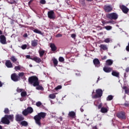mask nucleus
Masks as SVG:
<instances>
[{
	"mask_svg": "<svg viewBox=\"0 0 129 129\" xmlns=\"http://www.w3.org/2000/svg\"><path fill=\"white\" fill-rule=\"evenodd\" d=\"M11 121H14V114L5 115L3 117L0 121V124H8L11 123Z\"/></svg>",
	"mask_w": 129,
	"mask_h": 129,
	"instance_id": "obj_1",
	"label": "nucleus"
},
{
	"mask_svg": "<svg viewBox=\"0 0 129 129\" xmlns=\"http://www.w3.org/2000/svg\"><path fill=\"white\" fill-rule=\"evenodd\" d=\"M46 113L41 112L34 116V119L35 121V123H36L37 125L41 126V119H42V118H45V117H46Z\"/></svg>",
	"mask_w": 129,
	"mask_h": 129,
	"instance_id": "obj_2",
	"label": "nucleus"
},
{
	"mask_svg": "<svg viewBox=\"0 0 129 129\" xmlns=\"http://www.w3.org/2000/svg\"><path fill=\"white\" fill-rule=\"evenodd\" d=\"M28 82L29 84L36 87L39 85V78L36 76H32L28 78Z\"/></svg>",
	"mask_w": 129,
	"mask_h": 129,
	"instance_id": "obj_3",
	"label": "nucleus"
},
{
	"mask_svg": "<svg viewBox=\"0 0 129 129\" xmlns=\"http://www.w3.org/2000/svg\"><path fill=\"white\" fill-rule=\"evenodd\" d=\"M106 17L107 19L109 20H114V21H116L117 19H118V15L116 13H108L106 15Z\"/></svg>",
	"mask_w": 129,
	"mask_h": 129,
	"instance_id": "obj_4",
	"label": "nucleus"
},
{
	"mask_svg": "<svg viewBox=\"0 0 129 129\" xmlns=\"http://www.w3.org/2000/svg\"><path fill=\"white\" fill-rule=\"evenodd\" d=\"M96 94L92 96V98L96 99V98H100L103 94V92L101 89H98L96 90Z\"/></svg>",
	"mask_w": 129,
	"mask_h": 129,
	"instance_id": "obj_5",
	"label": "nucleus"
},
{
	"mask_svg": "<svg viewBox=\"0 0 129 129\" xmlns=\"http://www.w3.org/2000/svg\"><path fill=\"white\" fill-rule=\"evenodd\" d=\"M116 115L117 117H118V118H119L120 119H126V116H125V112L123 111L118 112Z\"/></svg>",
	"mask_w": 129,
	"mask_h": 129,
	"instance_id": "obj_6",
	"label": "nucleus"
},
{
	"mask_svg": "<svg viewBox=\"0 0 129 129\" xmlns=\"http://www.w3.org/2000/svg\"><path fill=\"white\" fill-rule=\"evenodd\" d=\"M11 79L13 81H14V82H18V81L21 80V79H20L16 73H13L11 75Z\"/></svg>",
	"mask_w": 129,
	"mask_h": 129,
	"instance_id": "obj_7",
	"label": "nucleus"
},
{
	"mask_svg": "<svg viewBox=\"0 0 129 129\" xmlns=\"http://www.w3.org/2000/svg\"><path fill=\"white\" fill-rule=\"evenodd\" d=\"M47 16L48 18H49V19H50V20H54V19L56 18V17L55 16V13L53 10L48 11L47 13Z\"/></svg>",
	"mask_w": 129,
	"mask_h": 129,
	"instance_id": "obj_8",
	"label": "nucleus"
},
{
	"mask_svg": "<svg viewBox=\"0 0 129 129\" xmlns=\"http://www.w3.org/2000/svg\"><path fill=\"white\" fill-rule=\"evenodd\" d=\"M24 119H25V118L22 114H17L15 116V120L16 121H23Z\"/></svg>",
	"mask_w": 129,
	"mask_h": 129,
	"instance_id": "obj_9",
	"label": "nucleus"
},
{
	"mask_svg": "<svg viewBox=\"0 0 129 129\" xmlns=\"http://www.w3.org/2000/svg\"><path fill=\"white\" fill-rule=\"evenodd\" d=\"M119 8L124 14H127L128 13L129 9L126 6L122 5L119 6Z\"/></svg>",
	"mask_w": 129,
	"mask_h": 129,
	"instance_id": "obj_10",
	"label": "nucleus"
},
{
	"mask_svg": "<svg viewBox=\"0 0 129 129\" xmlns=\"http://www.w3.org/2000/svg\"><path fill=\"white\" fill-rule=\"evenodd\" d=\"M0 42L3 45L7 44V38L5 35H2L0 36Z\"/></svg>",
	"mask_w": 129,
	"mask_h": 129,
	"instance_id": "obj_11",
	"label": "nucleus"
},
{
	"mask_svg": "<svg viewBox=\"0 0 129 129\" xmlns=\"http://www.w3.org/2000/svg\"><path fill=\"white\" fill-rule=\"evenodd\" d=\"M104 10L106 13H110L112 11V7L110 5H105L104 7Z\"/></svg>",
	"mask_w": 129,
	"mask_h": 129,
	"instance_id": "obj_12",
	"label": "nucleus"
},
{
	"mask_svg": "<svg viewBox=\"0 0 129 129\" xmlns=\"http://www.w3.org/2000/svg\"><path fill=\"white\" fill-rule=\"evenodd\" d=\"M5 65L7 68H13V63L10 60H7L6 61Z\"/></svg>",
	"mask_w": 129,
	"mask_h": 129,
	"instance_id": "obj_13",
	"label": "nucleus"
},
{
	"mask_svg": "<svg viewBox=\"0 0 129 129\" xmlns=\"http://www.w3.org/2000/svg\"><path fill=\"white\" fill-rule=\"evenodd\" d=\"M93 63L96 67H99L100 66V61L98 58H95L93 59Z\"/></svg>",
	"mask_w": 129,
	"mask_h": 129,
	"instance_id": "obj_14",
	"label": "nucleus"
},
{
	"mask_svg": "<svg viewBox=\"0 0 129 129\" xmlns=\"http://www.w3.org/2000/svg\"><path fill=\"white\" fill-rule=\"evenodd\" d=\"M103 71L106 73H109L112 71V68L105 66L103 68Z\"/></svg>",
	"mask_w": 129,
	"mask_h": 129,
	"instance_id": "obj_15",
	"label": "nucleus"
},
{
	"mask_svg": "<svg viewBox=\"0 0 129 129\" xmlns=\"http://www.w3.org/2000/svg\"><path fill=\"white\" fill-rule=\"evenodd\" d=\"M31 60L33 61H35L36 63H41L42 62V59L40 57H38L37 56L33 57V58H31Z\"/></svg>",
	"mask_w": 129,
	"mask_h": 129,
	"instance_id": "obj_16",
	"label": "nucleus"
},
{
	"mask_svg": "<svg viewBox=\"0 0 129 129\" xmlns=\"http://www.w3.org/2000/svg\"><path fill=\"white\" fill-rule=\"evenodd\" d=\"M50 47L51 48V50L52 52H55V51L57 50V46H56L54 43H50Z\"/></svg>",
	"mask_w": 129,
	"mask_h": 129,
	"instance_id": "obj_17",
	"label": "nucleus"
},
{
	"mask_svg": "<svg viewBox=\"0 0 129 129\" xmlns=\"http://www.w3.org/2000/svg\"><path fill=\"white\" fill-rule=\"evenodd\" d=\"M31 45L32 47H37L38 45V40L34 39L31 41Z\"/></svg>",
	"mask_w": 129,
	"mask_h": 129,
	"instance_id": "obj_18",
	"label": "nucleus"
},
{
	"mask_svg": "<svg viewBox=\"0 0 129 129\" xmlns=\"http://www.w3.org/2000/svg\"><path fill=\"white\" fill-rule=\"evenodd\" d=\"M18 77H19L20 79H25L26 78L25 76V73L24 72H21V73H19L18 74Z\"/></svg>",
	"mask_w": 129,
	"mask_h": 129,
	"instance_id": "obj_19",
	"label": "nucleus"
},
{
	"mask_svg": "<svg viewBox=\"0 0 129 129\" xmlns=\"http://www.w3.org/2000/svg\"><path fill=\"white\" fill-rule=\"evenodd\" d=\"M113 64V61L111 59H107L106 61V66H111V64Z\"/></svg>",
	"mask_w": 129,
	"mask_h": 129,
	"instance_id": "obj_20",
	"label": "nucleus"
},
{
	"mask_svg": "<svg viewBox=\"0 0 129 129\" xmlns=\"http://www.w3.org/2000/svg\"><path fill=\"white\" fill-rule=\"evenodd\" d=\"M99 48H100V49L102 50H104V51H105L108 49V48H107V46L105 44H101L99 46Z\"/></svg>",
	"mask_w": 129,
	"mask_h": 129,
	"instance_id": "obj_21",
	"label": "nucleus"
},
{
	"mask_svg": "<svg viewBox=\"0 0 129 129\" xmlns=\"http://www.w3.org/2000/svg\"><path fill=\"white\" fill-rule=\"evenodd\" d=\"M68 115L69 116H70V117H72L73 118H74V117H75V115H76V114L75 113L74 111H72L69 112Z\"/></svg>",
	"mask_w": 129,
	"mask_h": 129,
	"instance_id": "obj_22",
	"label": "nucleus"
},
{
	"mask_svg": "<svg viewBox=\"0 0 129 129\" xmlns=\"http://www.w3.org/2000/svg\"><path fill=\"white\" fill-rule=\"evenodd\" d=\"M112 76H114L115 77H117V78H119V73L113 71L112 72Z\"/></svg>",
	"mask_w": 129,
	"mask_h": 129,
	"instance_id": "obj_23",
	"label": "nucleus"
},
{
	"mask_svg": "<svg viewBox=\"0 0 129 129\" xmlns=\"http://www.w3.org/2000/svg\"><path fill=\"white\" fill-rule=\"evenodd\" d=\"M113 22V21H109L106 22L105 20H102L101 21V23L102 24V26H104L105 24H112Z\"/></svg>",
	"mask_w": 129,
	"mask_h": 129,
	"instance_id": "obj_24",
	"label": "nucleus"
},
{
	"mask_svg": "<svg viewBox=\"0 0 129 129\" xmlns=\"http://www.w3.org/2000/svg\"><path fill=\"white\" fill-rule=\"evenodd\" d=\"M52 61L53 63L54 67H57V66H58V60H57V59L53 58L52 59Z\"/></svg>",
	"mask_w": 129,
	"mask_h": 129,
	"instance_id": "obj_25",
	"label": "nucleus"
},
{
	"mask_svg": "<svg viewBox=\"0 0 129 129\" xmlns=\"http://www.w3.org/2000/svg\"><path fill=\"white\" fill-rule=\"evenodd\" d=\"M36 89L37 90H43L44 89V88L43 86L40 85V82H38V85L36 86Z\"/></svg>",
	"mask_w": 129,
	"mask_h": 129,
	"instance_id": "obj_26",
	"label": "nucleus"
},
{
	"mask_svg": "<svg viewBox=\"0 0 129 129\" xmlns=\"http://www.w3.org/2000/svg\"><path fill=\"white\" fill-rule=\"evenodd\" d=\"M107 111H108V110H107V108L103 107L101 108V112H102V113H106Z\"/></svg>",
	"mask_w": 129,
	"mask_h": 129,
	"instance_id": "obj_27",
	"label": "nucleus"
},
{
	"mask_svg": "<svg viewBox=\"0 0 129 129\" xmlns=\"http://www.w3.org/2000/svg\"><path fill=\"white\" fill-rule=\"evenodd\" d=\"M20 124L23 126H28V123L27 121L24 120L21 122Z\"/></svg>",
	"mask_w": 129,
	"mask_h": 129,
	"instance_id": "obj_28",
	"label": "nucleus"
},
{
	"mask_svg": "<svg viewBox=\"0 0 129 129\" xmlns=\"http://www.w3.org/2000/svg\"><path fill=\"white\" fill-rule=\"evenodd\" d=\"M10 60L13 62V63H15V62H17L18 61V59L16 58V56H12L10 58Z\"/></svg>",
	"mask_w": 129,
	"mask_h": 129,
	"instance_id": "obj_29",
	"label": "nucleus"
},
{
	"mask_svg": "<svg viewBox=\"0 0 129 129\" xmlns=\"http://www.w3.org/2000/svg\"><path fill=\"white\" fill-rule=\"evenodd\" d=\"M26 110H27V112H28V113H32L33 111H34V110H33V108H32L31 107H27Z\"/></svg>",
	"mask_w": 129,
	"mask_h": 129,
	"instance_id": "obj_30",
	"label": "nucleus"
},
{
	"mask_svg": "<svg viewBox=\"0 0 129 129\" xmlns=\"http://www.w3.org/2000/svg\"><path fill=\"white\" fill-rule=\"evenodd\" d=\"M112 99H113V96L111 95H108L106 98L107 101H110V100H112Z\"/></svg>",
	"mask_w": 129,
	"mask_h": 129,
	"instance_id": "obj_31",
	"label": "nucleus"
},
{
	"mask_svg": "<svg viewBox=\"0 0 129 129\" xmlns=\"http://www.w3.org/2000/svg\"><path fill=\"white\" fill-rule=\"evenodd\" d=\"M38 53L39 54L40 57H43L44 56V54H45V50L39 51Z\"/></svg>",
	"mask_w": 129,
	"mask_h": 129,
	"instance_id": "obj_32",
	"label": "nucleus"
},
{
	"mask_svg": "<svg viewBox=\"0 0 129 129\" xmlns=\"http://www.w3.org/2000/svg\"><path fill=\"white\" fill-rule=\"evenodd\" d=\"M22 113L23 114V115H25V116L28 115L29 113L28 112V110H27V109L24 110L23 111H22Z\"/></svg>",
	"mask_w": 129,
	"mask_h": 129,
	"instance_id": "obj_33",
	"label": "nucleus"
},
{
	"mask_svg": "<svg viewBox=\"0 0 129 129\" xmlns=\"http://www.w3.org/2000/svg\"><path fill=\"white\" fill-rule=\"evenodd\" d=\"M4 113L5 114H10V109L8 108H5L4 109Z\"/></svg>",
	"mask_w": 129,
	"mask_h": 129,
	"instance_id": "obj_34",
	"label": "nucleus"
},
{
	"mask_svg": "<svg viewBox=\"0 0 129 129\" xmlns=\"http://www.w3.org/2000/svg\"><path fill=\"white\" fill-rule=\"evenodd\" d=\"M33 32H34V33H36V34H39L40 35H42V31L39 30L38 29H34L33 30Z\"/></svg>",
	"mask_w": 129,
	"mask_h": 129,
	"instance_id": "obj_35",
	"label": "nucleus"
},
{
	"mask_svg": "<svg viewBox=\"0 0 129 129\" xmlns=\"http://www.w3.org/2000/svg\"><path fill=\"white\" fill-rule=\"evenodd\" d=\"M21 96H22V97H26V96H27V92H22L21 93Z\"/></svg>",
	"mask_w": 129,
	"mask_h": 129,
	"instance_id": "obj_36",
	"label": "nucleus"
},
{
	"mask_svg": "<svg viewBox=\"0 0 129 129\" xmlns=\"http://www.w3.org/2000/svg\"><path fill=\"white\" fill-rule=\"evenodd\" d=\"M49 97L51 99H54L55 98L56 95H55L54 94H51L49 95Z\"/></svg>",
	"mask_w": 129,
	"mask_h": 129,
	"instance_id": "obj_37",
	"label": "nucleus"
},
{
	"mask_svg": "<svg viewBox=\"0 0 129 129\" xmlns=\"http://www.w3.org/2000/svg\"><path fill=\"white\" fill-rule=\"evenodd\" d=\"M105 29L107 30V31H110V30H111L112 29V27L111 26H107L105 27Z\"/></svg>",
	"mask_w": 129,
	"mask_h": 129,
	"instance_id": "obj_38",
	"label": "nucleus"
},
{
	"mask_svg": "<svg viewBox=\"0 0 129 129\" xmlns=\"http://www.w3.org/2000/svg\"><path fill=\"white\" fill-rule=\"evenodd\" d=\"M14 69L16 70V71H18V70H21V66L15 67Z\"/></svg>",
	"mask_w": 129,
	"mask_h": 129,
	"instance_id": "obj_39",
	"label": "nucleus"
},
{
	"mask_svg": "<svg viewBox=\"0 0 129 129\" xmlns=\"http://www.w3.org/2000/svg\"><path fill=\"white\" fill-rule=\"evenodd\" d=\"M125 107H129V102L128 101H125V103L123 104Z\"/></svg>",
	"mask_w": 129,
	"mask_h": 129,
	"instance_id": "obj_40",
	"label": "nucleus"
},
{
	"mask_svg": "<svg viewBox=\"0 0 129 129\" xmlns=\"http://www.w3.org/2000/svg\"><path fill=\"white\" fill-rule=\"evenodd\" d=\"M8 3L10 4L11 5H14V4H16V1L13 0L12 1H8Z\"/></svg>",
	"mask_w": 129,
	"mask_h": 129,
	"instance_id": "obj_41",
	"label": "nucleus"
},
{
	"mask_svg": "<svg viewBox=\"0 0 129 129\" xmlns=\"http://www.w3.org/2000/svg\"><path fill=\"white\" fill-rule=\"evenodd\" d=\"M41 105H42V102H41L40 101H38L36 103V106H38V107L41 106Z\"/></svg>",
	"mask_w": 129,
	"mask_h": 129,
	"instance_id": "obj_42",
	"label": "nucleus"
},
{
	"mask_svg": "<svg viewBox=\"0 0 129 129\" xmlns=\"http://www.w3.org/2000/svg\"><path fill=\"white\" fill-rule=\"evenodd\" d=\"M21 49H22V50H25L26 49H27V44H23L21 46Z\"/></svg>",
	"mask_w": 129,
	"mask_h": 129,
	"instance_id": "obj_43",
	"label": "nucleus"
},
{
	"mask_svg": "<svg viewBox=\"0 0 129 129\" xmlns=\"http://www.w3.org/2000/svg\"><path fill=\"white\" fill-rule=\"evenodd\" d=\"M64 58L63 57L60 56L58 58L59 62H64Z\"/></svg>",
	"mask_w": 129,
	"mask_h": 129,
	"instance_id": "obj_44",
	"label": "nucleus"
},
{
	"mask_svg": "<svg viewBox=\"0 0 129 129\" xmlns=\"http://www.w3.org/2000/svg\"><path fill=\"white\" fill-rule=\"evenodd\" d=\"M62 88V86L58 85L55 88V90H59V89H61Z\"/></svg>",
	"mask_w": 129,
	"mask_h": 129,
	"instance_id": "obj_45",
	"label": "nucleus"
},
{
	"mask_svg": "<svg viewBox=\"0 0 129 129\" xmlns=\"http://www.w3.org/2000/svg\"><path fill=\"white\" fill-rule=\"evenodd\" d=\"M124 92L126 94H128L129 93V88H127L125 90H124Z\"/></svg>",
	"mask_w": 129,
	"mask_h": 129,
	"instance_id": "obj_46",
	"label": "nucleus"
},
{
	"mask_svg": "<svg viewBox=\"0 0 129 129\" xmlns=\"http://www.w3.org/2000/svg\"><path fill=\"white\" fill-rule=\"evenodd\" d=\"M105 43H109L110 42V39L109 38H106L104 40Z\"/></svg>",
	"mask_w": 129,
	"mask_h": 129,
	"instance_id": "obj_47",
	"label": "nucleus"
},
{
	"mask_svg": "<svg viewBox=\"0 0 129 129\" xmlns=\"http://www.w3.org/2000/svg\"><path fill=\"white\" fill-rule=\"evenodd\" d=\"M40 3L41 4V5H45V4H46V1H45V0H41L40 1Z\"/></svg>",
	"mask_w": 129,
	"mask_h": 129,
	"instance_id": "obj_48",
	"label": "nucleus"
},
{
	"mask_svg": "<svg viewBox=\"0 0 129 129\" xmlns=\"http://www.w3.org/2000/svg\"><path fill=\"white\" fill-rule=\"evenodd\" d=\"M56 38H61L62 37V34H58L55 36Z\"/></svg>",
	"mask_w": 129,
	"mask_h": 129,
	"instance_id": "obj_49",
	"label": "nucleus"
},
{
	"mask_svg": "<svg viewBox=\"0 0 129 129\" xmlns=\"http://www.w3.org/2000/svg\"><path fill=\"white\" fill-rule=\"evenodd\" d=\"M71 37L73 38V39H75L76 38V35L75 34H72L71 35Z\"/></svg>",
	"mask_w": 129,
	"mask_h": 129,
	"instance_id": "obj_50",
	"label": "nucleus"
},
{
	"mask_svg": "<svg viewBox=\"0 0 129 129\" xmlns=\"http://www.w3.org/2000/svg\"><path fill=\"white\" fill-rule=\"evenodd\" d=\"M33 2H34V0H30L28 2V6H31V4L32 3H33Z\"/></svg>",
	"mask_w": 129,
	"mask_h": 129,
	"instance_id": "obj_51",
	"label": "nucleus"
},
{
	"mask_svg": "<svg viewBox=\"0 0 129 129\" xmlns=\"http://www.w3.org/2000/svg\"><path fill=\"white\" fill-rule=\"evenodd\" d=\"M17 92H22V91H23V89L18 88L17 90Z\"/></svg>",
	"mask_w": 129,
	"mask_h": 129,
	"instance_id": "obj_52",
	"label": "nucleus"
},
{
	"mask_svg": "<svg viewBox=\"0 0 129 129\" xmlns=\"http://www.w3.org/2000/svg\"><path fill=\"white\" fill-rule=\"evenodd\" d=\"M102 104H100L98 106V109H100V108H102Z\"/></svg>",
	"mask_w": 129,
	"mask_h": 129,
	"instance_id": "obj_53",
	"label": "nucleus"
},
{
	"mask_svg": "<svg viewBox=\"0 0 129 129\" xmlns=\"http://www.w3.org/2000/svg\"><path fill=\"white\" fill-rule=\"evenodd\" d=\"M26 58H27V59L33 58V57H31V55H26Z\"/></svg>",
	"mask_w": 129,
	"mask_h": 129,
	"instance_id": "obj_54",
	"label": "nucleus"
},
{
	"mask_svg": "<svg viewBox=\"0 0 129 129\" xmlns=\"http://www.w3.org/2000/svg\"><path fill=\"white\" fill-rule=\"evenodd\" d=\"M107 58V56H104L103 57H102V60H105Z\"/></svg>",
	"mask_w": 129,
	"mask_h": 129,
	"instance_id": "obj_55",
	"label": "nucleus"
},
{
	"mask_svg": "<svg viewBox=\"0 0 129 129\" xmlns=\"http://www.w3.org/2000/svg\"><path fill=\"white\" fill-rule=\"evenodd\" d=\"M23 37H24V38H27V37H28V34H27V33L24 34L23 35Z\"/></svg>",
	"mask_w": 129,
	"mask_h": 129,
	"instance_id": "obj_56",
	"label": "nucleus"
},
{
	"mask_svg": "<svg viewBox=\"0 0 129 129\" xmlns=\"http://www.w3.org/2000/svg\"><path fill=\"white\" fill-rule=\"evenodd\" d=\"M125 71L126 72H129V67H127L126 69H125Z\"/></svg>",
	"mask_w": 129,
	"mask_h": 129,
	"instance_id": "obj_57",
	"label": "nucleus"
},
{
	"mask_svg": "<svg viewBox=\"0 0 129 129\" xmlns=\"http://www.w3.org/2000/svg\"><path fill=\"white\" fill-rule=\"evenodd\" d=\"M80 110L81 112H83L84 111V109L82 108V107L81 108Z\"/></svg>",
	"mask_w": 129,
	"mask_h": 129,
	"instance_id": "obj_58",
	"label": "nucleus"
},
{
	"mask_svg": "<svg viewBox=\"0 0 129 129\" xmlns=\"http://www.w3.org/2000/svg\"><path fill=\"white\" fill-rule=\"evenodd\" d=\"M127 87L126 86H123V89H124V90H125L126 89H127Z\"/></svg>",
	"mask_w": 129,
	"mask_h": 129,
	"instance_id": "obj_59",
	"label": "nucleus"
},
{
	"mask_svg": "<svg viewBox=\"0 0 129 129\" xmlns=\"http://www.w3.org/2000/svg\"><path fill=\"white\" fill-rule=\"evenodd\" d=\"M3 87V83H2V82L0 81V87Z\"/></svg>",
	"mask_w": 129,
	"mask_h": 129,
	"instance_id": "obj_60",
	"label": "nucleus"
},
{
	"mask_svg": "<svg viewBox=\"0 0 129 129\" xmlns=\"http://www.w3.org/2000/svg\"><path fill=\"white\" fill-rule=\"evenodd\" d=\"M100 78V77H99L98 78V79H97V83H98V82L99 81Z\"/></svg>",
	"mask_w": 129,
	"mask_h": 129,
	"instance_id": "obj_61",
	"label": "nucleus"
},
{
	"mask_svg": "<svg viewBox=\"0 0 129 129\" xmlns=\"http://www.w3.org/2000/svg\"><path fill=\"white\" fill-rule=\"evenodd\" d=\"M0 35H3V31L0 30Z\"/></svg>",
	"mask_w": 129,
	"mask_h": 129,
	"instance_id": "obj_62",
	"label": "nucleus"
},
{
	"mask_svg": "<svg viewBox=\"0 0 129 129\" xmlns=\"http://www.w3.org/2000/svg\"><path fill=\"white\" fill-rule=\"evenodd\" d=\"M93 128H94V129H97V126H94L93 127Z\"/></svg>",
	"mask_w": 129,
	"mask_h": 129,
	"instance_id": "obj_63",
	"label": "nucleus"
},
{
	"mask_svg": "<svg viewBox=\"0 0 129 129\" xmlns=\"http://www.w3.org/2000/svg\"><path fill=\"white\" fill-rule=\"evenodd\" d=\"M0 129H3V126L0 125Z\"/></svg>",
	"mask_w": 129,
	"mask_h": 129,
	"instance_id": "obj_64",
	"label": "nucleus"
}]
</instances>
